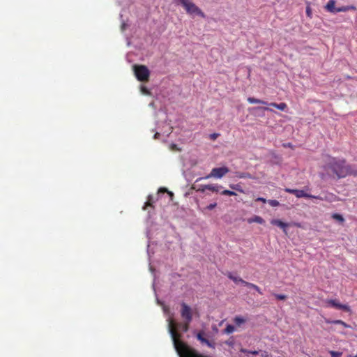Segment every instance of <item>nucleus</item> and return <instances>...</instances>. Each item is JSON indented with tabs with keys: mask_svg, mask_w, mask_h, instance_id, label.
<instances>
[{
	"mask_svg": "<svg viewBox=\"0 0 357 357\" xmlns=\"http://www.w3.org/2000/svg\"><path fill=\"white\" fill-rule=\"evenodd\" d=\"M167 321L168 333L171 335L173 347H174L179 357H209L199 354L180 340L179 331L186 333L189 330L190 323L187 321H185L184 324L174 323L172 317H168Z\"/></svg>",
	"mask_w": 357,
	"mask_h": 357,
	"instance_id": "obj_1",
	"label": "nucleus"
},
{
	"mask_svg": "<svg viewBox=\"0 0 357 357\" xmlns=\"http://www.w3.org/2000/svg\"><path fill=\"white\" fill-rule=\"evenodd\" d=\"M325 168L331 170L338 178H343L348 175L357 176V170L352 169L351 166L347 164L343 159L328 158Z\"/></svg>",
	"mask_w": 357,
	"mask_h": 357,
	"instance_id": "obj_2",
	"label": "nucleus"
},
{
	"mask_svg": "<svg viewBox=\"0 0 357 357\" xmlns=\"http://www.w3.org/2000/svg\"><path fill=\"white\" fill-rule=\"evenodd\" d=\"M174 1L176 3L179 4L185 8L186 13L190 16H200L202 18L205 17L204 13L202 12L201 9L189 0Z\"/></svg>",
	"mask_w": 357,
	"mask_h": 357,
	"instance_id": "obj_3",
	"label": "nucleus"
},
{
	"mask_svg": "<svg viewBox=\"0 0 357 357\" xmlns=\"http://www.w3.org/2000/svg\"><path fill=\"white\" fill-rule=\"evenodd\" d=\"M335 0H329L328 3H326L324 8L329 13H344L348 10H355L356 7L354 5L347 6H340L335 7Z\"/></svg>",
	"mask_w": 357,
	"mask_h": 357,
	"instance_id": "obj_4",
	"label": "nucleus"
},
{
	"mask_svg": "<svg viewBox=\"0 0 357 357\" xmlns=\"http://www.w3.org/2000/svg\"><path fill=\"white\" fill-rule=\"evenodd\" d=\"M229 172V169H228L227 167L223 166L220 167H215L214 169H211V173L208 174L204 178H199L197 179L196 182H199L202 179H207V178H220L223 177L226 174Z\"/></svg>",
	"mask_w": 357,
	"mask_h": 357,
	"instance_id": "obj_5",
	"label": "nucleus"
},
{
	"mask_svg": "<svg viewBox=\"0 0 357 357\" xmlns=\"http://www.w3.org/2000/svg\"><path fill=\"white\" fill-rule=\"evenodd\" d=\"M135 75L139 81H147L149 77V70L146 66H134Z\"/></svg>",
	"mask_w": 357,
	"mask_h": 357,
	"instance_id": "obj_6",
	"label": "nucleus"
},
{
	"mask_svg": "<svg viewBox=\"0 0 357 357\" xmlns=\"http://www.w3.org/2000/svg\"><path fill=\"white\" fill-rule=\"evenodd\" d=\"M312 199H318L326 202H335L337 201V197L332 192H324L322 195H313Z\"/></svg>",
	"mask_w": 357,
	"mask_h": 357,
	"instance_id": "obj_7",
	"label": "nucleus"
},
{
	"mask_svg": "<svg viewBox=\"0 0 357 357\" xmlns=\"http://www.w3.org/2000/svg\"><path fill=\"white\" fill-rule=\"evenodd\" d=\"M181 306V317L185 321L190 323L192 320V312L190 306L184 303H182Z\"/></svg>",
	"mask_w": 357,
	"mask_h": 357,
	"instance_id": "obj_8",
	"label": "nucleus"
},
{
	"mask_svg": "<svg viewBox=\"0 0 357 357\" xmlns=\"http://www.w3.org/2000/svg\"><path fill=\"white\" fill-rule=\"evenodd\" d=\"M326 303H328V305H330L333 307H335V308H337L339 310H342L344 312H350L349 306H348L347 305L340 304V302H338L337 300H336V299H329V300H328V301H326Z\"/></svg>",
	"mask_w": 357,
	"mask_h": 357,
	"instance_id": "obj_9",
	"label": "nucleus"
},
{
	"mask_svg": "<svg viewBox=\"0 0 357 357\" xmlns=\"http://www.w3.org/2000/svg\"><path fill=\"white\" fill-rule=\"evenodd\" d=\"M284 191L287 192V193L294 194V195H296V197L297 198H303V197L311 198V197H313L312 195L307 194V193L305 192L303 190H294V189L286 188L284 189Z\"/></svg>",
	"mask_w": 357,
	"mask_h": 357,
	"instance_id": "obj_10",
	"label": "nucleus"
},
{
	"mask_svg": "<svg viewBox=\"0 0 357 357\" xmlns=\"http://www.w3.org/2000/svg\"><path fill=\"white\" fill-rule=\"evenodd\" d=\"M227 276L228 278H229L230 280H231L232 282H234L236 284H241L242 285H245V283L248 282L244 281L241 278H239L236 275H234L231 273H227Z\"/></svg>",
	"mask_w": 357,
	"mask_h": 357,
	"instance_id": "obj_11",
	"label": "nucleus"
},
{
	"mask_svg": "<svg viewBox=\"0 0 357 357\" xmlns=\"http://www.w3.org/2000/svg\"><path fill=\"white\" fill-rule=\"evenodd\" d=\"M271 225H273L274 226L279 227L280 228L283 229V231H284V232L285 234L287 233L286 228L288 227V224L287 223H285L284 222H283V221H282L280 220H278V219H273V220H271Z\"/></svg>",
	"mask_w": 357,
	"mask_h": 357,
	"instance_id": "obj_12",
	"label": "nucleus"
},
{
	"mask_svg": "<svg viewBox=\"0 0 357 357\" xmlns=\"http://www.w3.org/2000/svg\"><path fill=\"white\" fill-rule=\"evenodd\" d=\"M197 338L198 340L201 342L202 344H205L207 346H208L211 348H215V344L212 343L211 341L208 340L207 339L203 337V333L199 332L197 335Z\"/></svg>",
	"mask_w": 357,
	"mask_h": 357,
	"instance_id": "obj_13",
	"label": "nucleus"
},
{
	"mask_svg": "<svg viewBox=\"0 0 357 357\" xmlns=\"http://www.w3.org/2000/svg\"><path fill=\"white\" fill-rule=\"evenodd\" d=\"M205 188H207V190H211L214 192H218L220 190L222 189V187L218 184H208L204 185Z\"/></svg>",
	"mask_w": 357,
	"mask_h": 357,
	"instance_id": "obj_14",
	"label": "nucleus"
},
{
	"mask_svg": "<svg viewBox=\"0 0 357 357\" xmlns=\"http://www.w3.org/2000/svg\"><path fill=\"white\" fill-rule=\"evenodd\" d=\"M248 223L257 222L260 225H263L264 223V220L258 215H255L252 218H248Z\"/></svg>",
	"mask_w": 357,
	"mask_h": 357,
	"instance_id": "obj_15",
	"label": "nucleus"
},
{
	"mask_svg": "<svg viewBox=\"0 0 357 357\" xmlns=\"http://www.w3.org/2000/svg\"><path fill=\"white\" fill-rule=\"evenodd\" d=\"M248 101L250 104H261V105H268L267 102L263 100H259L256 98L249 97L248 98Z\"/></svg>",
	"mask_w": 357,
	"mask_h": 357,
	"instance_id": "obj_16",
	"label": "nucleus"
},
{
	"mask_svg": "<svg viewBox=\"0 0 357 357\" xmlns=\"http://www.w3.org/2000/svg\"><path fill=\"white\" fill-rule=\"evenodd\" d=\"M269 105L273 106L280 111H284L287 107L286 104L284 102H281L279 104L271 102L269 104Z\"/></svg>",
	"mask_w": 357,
	"mask_h": 357,
	"instance_id": "obj_17",
	"label": "nucleus"
},
{
	"mask_svg": "<svg viewBox=\"0 0 357 357\" xmlns=\"http://www.w3.org/2000/svg\"><path fill=\"white\" fill-rule=\"evenodd\" d=\"M234 324H236L237 326H241V324H245V319H244V317L237 316L234 317Z\"/></svg>",
	"mask_w": 357,
	"mask_h": 357,
	"instance_id": "obj_18",
	"label": "nucleus"
},
{
	"mask_svg": "<svg viewBox=\"0 0 357 357\" xmlns=\"http://www.w3.org/2000/svg\"><path fill=\"white\" fill-rule=\"evenodd\" d=\"M235 331L234 326L231 324H227L226 326V328L223 330V333H225L227 335H229L231 333H233Z\"/></svg>",
	"mask_w": 357,
	"mask_h": 357,
	"instance_id": "obj_19",
	"label": "nucleus"
},
{
	"mask_svg": "<svg viewBox=\"0 0 357 357\" xmlns=\"http://www.w3.org/2000/svg\"><path fill=\"white\" fill-rule=\"evenodd\" d=\"M236 176L238 178H252V175L248 172H238Z\"/></svg>",
	"mask_w": 357,
	"mask_h": 357,
	"instance_id": "obj_20",
	"label": "nucleus"
},
{
	"mask_svg": "<svg viewBox=\"0 0 357 357\" xmlns=\"http://www.w3.org/2000/svg\"><path fill=\"white\" fill-rule=\"evenodd\" d=\"M245 286L249 288H252V289L258 291V293L260 294H262V291L260 290V288L251 282H248V283H245Z\"/></svg>",
	"mask_w": 357,
	"mask_h": 357,
	"instance_id": "obj_21",
	"label": "nucleus"
},
{
	"mask_svg": "<svg viewBox=\"0 0 357 357\" xmlns=\"http://www.w3.org/2000/svg\"><path fill=\"white\" fill-rule=\"evenodd\" d=\"M332 218L340 222H344V221L343 216L339 213H333Z\"/></svg>",
	"mask_w": 357,
	"mask_h": 357,
	"instance_id": "obj_22",
	"label": "nucleus"
},
{
	"mask_svg": "<svg viewBox=\"0 0 357 357\" xmlns=\"http://www.w3.org/2000/svg\"><path fill=\"white\" fill-rule=\"evenodd\" d=\"M222 195H227V196H236V193L231 191L229 190H224L222 192H220Z\"/></svg>",
	"mask_w": 357,
	"mask_h": 357,
	"instance_id": "obj_23",
	"label": "nucleus"
},
{
	"mask_svg": "<svg viewBox=\"0 0 357 357\" xmlns=\"http://www.w3.org/2000/svg\"><path fill=\"white\" fill-rule=\"evenodd\" d=\"M273 294L275 296V298H276L277 300H286V298H287V296L284 294H276V293H273Z\"/></svg>",
	"mask_w": 357,
	"mask_h": 357,
	"instance_id": "obj_24",
	"label": "nucleus"
},
{
	"mask_svg": "<svg viewBox=\"0 0 357 357\" xmlns=\"http://www.w3.org/2000/svg\"><path fill=\"white\" fill-rule=\"evenodd\" d=\"M268 204L273 207H276L279 205V202L275 199H270L267 201Z\"/></svg>",
	"mask_w": 357,
	"mask_h": 357,
	"instance_id": "obj_25",
	"label": "nucleus"
},
{
	"mask_svg": "<svg viewBox=\"0 0 357 357\" xmlns=\"http://www.w3.org/2000/svg\"><path fill=\"white\" fill-rule=\"evenodd\" d=\"M331 357H341L342 356V353L340 351H331L329 352Z\"/></svg>",
	"mask_w": 357,
	"mask_h": 357,
	"instance_id": "obj_26",
	"label": "nucleus"
},
{
	"mask_svg": "<svg viewBox=\"0 0 357 357\" xmlns=\"http://www.w3.org/2000/svg\"><path fill=\"white\" fill-rule=\"evenodd\" d=\"M229 187L231 188V189H233L234 190L243 192L242 190L241 189V186L238 184L230 185Z\"/></svg>",
	"mask_w": 357,
	"mask_h": 357,
	"instance_id": "obj_27",
	"label": "nucleus"
},
{
	"mask_svg": "<svg viewBox=\"0 0 357 357\" xmlns=\"http://www.w3.org/2000/svg\"><path fill=\"white\" fill-rule=\"evenodd\" d=\"M153 196L150 195V196H149L148 202H146L145 206H151L153 205ZM143 208H144V207Z\"/></svg>",
	"mask_w": 357,
	"mask_h": 357,
	"instance_id": "obj_28",
	"label": "nucleus"
},
{
	"mask_svg": "<svg viewBox=\"0 0 357 357\" xmlns=\"http://www.w3.org/2000/svg\"><path fill=\"white\" fill-rule=\"evenodd\" d=\"M243 352L245 354H252V355H257L259 354V351H256V350H244Z\"/></svg>",
	"mask_w": 357,
	"mask_h": 357,
	"instance_id": "obj_29",
	"label": "nucleus"
},
{
	"mask_svg": "<svg viewBox=\"0 0 357 357\" xmlns=\"http://www.w3.org/2000/svg\"><path fill=\"white\" fill-rule=\"evenodd\" d=\"M141 91L144 95H149L150 92L149 89L146 88V86H141Z\"/></svg>",
	"mask_w": 357,
	"mask_h": 357,
	"instance_id": "obj_30",
	"label": "nucleus"
},
{
	"mask_svg": "<svg viewBox=\"0 0 357 357\" xmlns=\"http://www.w3.org/2000/svg\"><path fill=\"white\" fill-rule=\"evenodd\" d=\"M205 185H200L199 187L197 188V191H199L201 192H204L206 190H207V188H204Z\"/></svg>",
	"mask_w": 357,
	"mask_h": 357,
	"instance_id": "obj_31",
	"label": "nucleus"
},
{
	"mask_svg": "<svg viewBox=\"0 0 357 357\" xmlns=\"http://www.w3.org/2000/svg\"><path fill=\"white\" fill-rule=\"evenodd\" d=\"M215 206H216V203L215 202V203H212V204H211L208 205V206H207V207H206V208H207V210H208V211H211V210H213L214 208H215Z\"/></svg>",
	"mask_w": 357,
	"mask_h": 357,
	"instance_id": "obj_32",
	"label": "nucleus"
},
{
	"mask_svg": "<svg viewBox=\"0 0 357 357\" xmlns=\"http://www.w3.org/2000/svg\"><path fill=\"white\" fill-rule=\"evenodd\" d=\"M255 109L263 111H271V109L266 107H257Z\"/></svg>",
	"mask_w": 357,
	"mask_h": 357,
	"instance_id": "obj_33",
	"label": "nucleus"
},
{
	"mask_svg": "<svg viewBox=\"0 0 357 357\" xmlns=\"http://www.w3.org/2000/svg\"><path fill=\"white\" fill-rule=\"evenodd\" d=\"M333 324H342L345 326V323L342 320L337 319L333 321Z\"/></svg>",
	"mask_w": 357,
	"mask_h": 357,
	"instance_id": "obj_34",
	"label": "nucleus"
},
{
	"mask_svg": "<svg viewBox=\"0 0 357 357\" xmlns=\"http://www.w3.org/2000/svg\"><path fill=\"white\" fill-rule=\"evenodd\" d=\"M219 136V134H216V133H214V134H211V135H209V137H211V140H215L217 137H218Z\"/></svg>",
	"mask_w": 357,
	"mask_h": 357,
	"instance_id": "obj_35",
	"label": "nucleus"
},
{
	"mask_svg": "<svg viewBox=\"0 0 357 357\" xmlns=\"http://www.w3.org/2000/svg\"><path fill=\"white\" fill-rule=\"evenodd\" d=\"M256 201L257 202H261L263 203H266L267 202V200L266 198H264V197H259V198H257L256 199Z\"/></svg>",
	"mask_w": 357,
	"mask_h": 357,
	"instance_id": "obj_36",
	"label": "nucleus"
},
{
	"mask_svg": "<svg viewBox=\"0 0 357 357\" xmlns=\"http://www.w3.org/2000/svg\"><path fill=\"white\" fill-rule=\"evenodd\" d=\"M163 311L165 314H169V308L167 306L163 305Z\"/></svg>",
	"mask_w": 357,
	"mask_h": 357,
	"instance_id": "obj_37",
	"label": "nucleus"
},
{
	"mask_svg": "<svg viewBox=\"0 0 357 357\" xmlns=\"http://www.w3.org/2000/svg\"><path fill=\"white\" fill-rule=\"evenodd\" d=\"M165 192H167V190L165 188H160V190H159V193H164Z\"/></svg>",
	"mask_w": 357,
	"mask_h": 357,
	"instance_id": "obj_38",
	"label": "nucleus"
},
{
	"mask_svg": "<svg viewBox=\"0 0 357 357\" xmlns=\"http://www.w3.org/2000/svg\"><path fill=\"white\" fill-rule=\"evenodd\" d=\"M126 26H127L126 24H125V23L121 24V31H124Z\"/></svg>",
	"mask_w": 357,
	"mask_h": 357,
	"instance_id": "obj_39",
	"label": "nucleus"
},
{
	"mask_svg": "<svg viewBox=\"0 0 357 357\" xmlns=\"http://www.w3.org/2000/svg\"><path fill=\"white\" fill-rule=\"evenodd\" d=\"M260 356L261 357H267L268 354L266 351H263L261 354H260Z\"/></svg>",
	"mask_w": 357,
	"mask_h": 357,
	"instance_id": "obj_40",
	"label": "nucleus"
},
{
	"mask_svg": "<svg viewBox=\"0 0 357 357\" xmlns=\"http://www.w3.org/2000/svg\"><path fill=\"white\" fill-rule=\"evenodd\" d=\"M306 13L307 16H310V9H309V8H307Z\"/></svg>",
	"mask_w": 357,
	"mask_h": 357,
	"instance_id": "obj_41",
	"label": "nucleus"
},
{
	"mask_svg": "<svg viewBox=\"0 0 357 357\" xmlns=\"http://www.w3.org/2000/svg\"><path fill=\"white\" fill-rule=\"evenodd\" d=\"M159 135H160V134L157 132L155 135H154V138L156 139L158 137V136H159Z\"/></svg>",
	"mask_w": 357,
	"mask_h": 357,
	"instance_id": "obj_42",
	"label": "nucleus"
},
{
	"mask_svg": "<svg viewBox=\"0 0 357 357\" xmlns=\"http://www.w3.org/2000/svg\"><path fill=\"white\" fill-rule=\"evenodd\" d=\"M157 303H158V304H160V305H162V303H160V301H159V300H157Z\"/></svg>",
	"mask_w": 357,
	"mask_h": 357,
	"instance_id": "obj_43",
	"label": "nucleus"
},
{
	"mask_svg": "<svg viewBox=\"0 0 357 357\" xmlns=\"http://www.w3.org/2000/svg\"><path fill=\"white\" fill-rule=\"evenodd\" d=\"M175 147H176V145L173 144L172 148H175Z\"/></svg>",
	"mask_w": 357,
	"mask_h": 357,
	"instance_id": "obj_44",
	"label": "nucleus"
},
{
	"mask_svg": "<svg viewBox=\"0 0 357 357\" xmlns=\"http://www.w3.org/2000/svg\"><path fill=\"white\" fill-rule=\"evenodd\" d=\"M350 357H357V356H350Z\"/></svg>",
	"mask_w": 357,
	"mask_h": 357,
	"instance_id": "obj_45",
	"label": "nucleus"
}]
</instances>
